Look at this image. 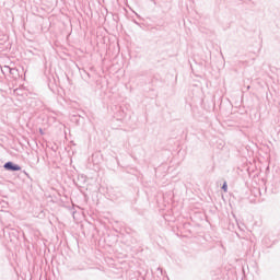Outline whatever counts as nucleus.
I'll use <instances>...</instances> for the list:
<instances>
[{"label": "nucleus", "mask_w": 280, "mask_h": 280, "mask_svg": "<svg viewBox=\"0 0 280 280\" xmlns=\"http://www.w3.org/2000/svg\"><path fill=\"white\" fill-rule=\"evenodd\" d=\"M222 189H223V191H228L229 190V185L226 184V182L223 183Z\"/></svg>", "instance_id": "3"}, {"label": "nucleus", "mask_w": 280, "mask_h": 280, "mask_svg": "<svg viewBox=\"0 0 280 280\" xmlns=\"http://www.w3.org/2000/svg\"><path fill=\"white\" fill-rule=\"evenodd\" d=\"M3 168L7 172H21V165L16 164L12 161H9V162L4 163Z\"/></svg>", "instance_id": "1"}, {"label": "nucleus", "mask_w": 280, "mask_h": 280, "mask_svg": "<svg viewBox=\"0 0 280 280\" xmlns=\"http://www.w3.org/2000/svg\"><path fill=\"white\" fill-rule=\"evenodd\" d=\"M4 69H8L11 75H14L19 71L16 68H10L9 66H5Z\"/></svg>", "instance_id": "2"}, {"label": "nucleus", "mask_w": 280, "mask_h": 280, "mask_svg": "<svg viewBox=\"0 0 280 280\" xmlns=\"http://www.w3.org/2000/svg\"><path fill=\"white\" fill-rule=\"evenodd\" d=\"M158 270L163 275V268L159 267Z\"/></svg>", "instance_id": "4"}, {"label": "nucleus", "mask_w": 280, "mask_h": 280, "mask_svg": "<svg viewBox=\"0 0 280 280\" xmlns=\"http://www.w3.org/2000/svg\"><path fill=\"white\" fill-rule=\"evenodd\" d=\"M39 133H40V135H45V132L43 131V129H39Z\"/></svg>", "instance_id": "5"}]
</instances>
